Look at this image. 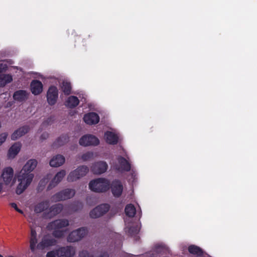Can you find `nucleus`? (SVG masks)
Segmentation results:
<instances>
[{
  "instance_id": "obj_13",
  "label": "nucleus",
  "mask_w": 257,
  "mask_h": 257,
  "mask_svg": "<svg viewBox=\"0 0 257 257\" xmlns=\"http://www.w3.org/2000/svg\"><path fill=\"white\" fill-rule=\"evenodd\" d=\"M1 177L5 185H9L12 182L13 183L14 180L13 179L14 170L13 168L9 167L4 169Z\"/></svg>"
},
{
  "instance_id": "obj_28",
  "label": "nucleus",
  "mask_w": 257,
  "mask_h": 257,
  "mask_svg": "<svg viewBox=\"0 0 257 257\" xmlns=\"http://www.w3.org/2000/svg\"><path fill=\"white\" fill-rule=\"evenodd\" d=\"M61 89L65 95H69L71 93L72 86L70 82L63 81L61 85Z\"/></svg>"
},
{
  "instance_id": "obj_20",
  "label": "nucleus",
  "mask_w": 257,
  "mask_h": 257,
  "mask_svg": "<svg viewBox=\"0 0 257 257\" xmlns=\"http://www.w3.org/2000/svg\"><path fill=\"white\" fill-rule=\"evenodd\" d=\"M65 161V157L61 155H57L50 161V165L54 167H58L62 165Z\"/></svg>"
},
{
  "instance_id": "obj_37",
  "label": "nucleus",
  "mask_w": 257,
  "mask_h": 257,
  "mask_svg": "<svg viewBox=\"0 0 257 257\" xmlns=\"http://www.w3.org/2000/svg\"><path fill=\"white\" fill-rule=\"evenodd\" d=\"M8 137V134L6 133H2L0 135V146L5 142Z\"/></svg>"
},
{
  "instance_id": "obj_4",
  "label": "nucleus",
  "mask_w": 257,
  "mask_h": 257,
  "mask_svg": "<svg viewBox=\"0 0 257 257\" xmlns=\"http://www.w3.org/2000/svg\"><path fill=\"white\" fill-rule=\"evenodd\" d=\"M87 233V230L85 228H79L69 233L67 237V240L70 242L78 241L83 238Z\"/></svg>"
},
{
  "instance_id": "obj_35",
  "label": "nucleus",
  "mask_w": 257,
  "mask_h": 257,
  "mask_svg": "<svg viewBox=\"0 0 257 257\" xmlns=\"http://www.w3.org/2000/svg\"><path fill=\"white\" fill-rule=\"evenodd\" d=\"M53 240L51 239H44L41 242V245L43 247H48L53 244Z\"/></svg>"
},
{
  "instance_id": "obj_41",
  "label": "nucleus",
  "mask_w": 257,
  "mask_h": 257,
  "mask_svg": "<svg viewBox=\"0 0 257 257\" xmlns=\"http://www.w3.org/2000/svg\"><path fill=\"white\" fill-rule=\"evenodd\" d=\"M10 205H11V207L14 208L16 210V209H17L18 208H19L17 206V204L15 203H11L10 204Z\"/></svg>"
},
{
  "instance_id": "obj_5",
  "label": "nucleus",
  "mask_w": 257,
  "mask_h": 257,
  "mask_svg": "<svg viewBox=\"0 0 257 257\" xmlns=\"http://www.w3.org/2000/svg\"><path fill=\"white\" fill-rule=\"evenodd\" d=\"M110 209V206L107 203L101 204L95 207L89 213L92 218H97L103 216L107 213Z\"/></svg>"
},
{
  "instance_id": "obj_34",
  "label": "nucleus",
  "mask_w": 257,
  "mask_h": 257,
  "mask_svg": "<svg viewBox=\"0 0 257 257\" xmlns=\"http://www.w3.org/2000/svg\"><path fill=\"white\" fill-rule=\"evenodd\" d=\"M30 249L32 251H34L36 248V245L37 243V237H31L30 238Z\"/></svg>"
},
{
  "instance_id": "obj_40",
  "label": "nucleus",
  "mask_w": 257,
  "mask_h": 257,
  "mask_svg": "<svg viewBox=\"0 0 257 257\" xmlns=\"http://www.w3.org/2000/svg\"><path fill=\"white\" fill-rule=\"evenodd\" d=\"M31 237H37V233L35 229L31 228Z\"/></svg>"
},
{
  "instance_id": "obj_16",
  "label": "nucleus",
  "mask_w": 257,
  "mask_h": 257,
  "mask_svg": "<svg viewBox=\"0 0 257 257\" xmlns=\"http://www.w3.org/2000/svg\"><path fill=\"white\" fill-rule=\"evenodd\" d=\"M42 83L38 80H33L30 84V89L32 93L35 95L40 94L43 91Z\"/></svg>"
},
{
  "instance_id": "obj_30",
  "label": "nucleus",
  "mask_w": 257,
  "mask_h": 257,
  "mask_svg": "<svg viewBox=\"0 0 257 257\" xmlns=\"http://www.w3.org/2000/svg\"><path fill=\"white\" fill-rule=\"evenodd\" d=\"M124 211L126 216L133 217L136 214V209L134 205L129 204L125 206Z\"/></svg>"
},
{
  "instance_id": "obj_6",
  "label": "nucleus",
  "mask_w": 257,
  "mask_h": 257,
  "mask_svg": "<svg viewBox=\"0 0 257 257\" xmlns=\"http://www.w3.org/2000/svg\"><path fill=\"white\" fill-rule=\"evenodd\" d=\"M74 195V190L71 189H66L52 196V200L55 202L65 200L73 197Z\"/></svg>"
},
{
  "instance_id": "obj_27",
  "label": "nucleus",
  "mask_w": 257,
  "mask_h": 257,
  "mask_svg": "<svg viewBox=\"0 0 257 257\" xmlns=\"http://www.w3.org/2000/svg\"><path fill=\"white\" fill-rule=\"evenodd\" d=\"M13 81V77L11 74L0 75V87H4L7 84Z\"/></svg>"
},
{
  "instance_id": "obj_17",
  "label": "nucleus",
  "mask_w": 257,
  "mask_h": 257,
  "mask_svg": "<svg viewBox=\"0 0 257 257\" xmlns=\"http://www.w3.org/2000/svg\"><path fill=\"white\" fill-rule=\"evenodd\" d=\"M83 120L87 124H95L99 122V116L95 112H89L84 115Z\"/></svg>"
},
{
  "instance_id": "obj_43",
  "label": "nucleus",
  "mask_w": 257,
  "mask_h": 257,
  "mask_svg": "<svg viewBox=\"0 0 257 257\" xmlns=\"http://www.w3.org/2000/svg\"><path fill=\"white\" fill-rule=\"evenodd\" d=\"M77 206H79L80 208H82L83 205L82 204L81 202H77Z\"/></svg>"
},
{
  "instance_id": "obj_25",
  "label": "nucleus",
  "mask_w": 257,
  "mask_h": 257,
  "mask_svg": "<svg viewBox=\"0 0 257 257\" xmlns=\"http://www.w3.org/2000/svg\"><path fill=\"white\" fill-rule=\"evenodd\" d=\"M21 144L20 143H16L9 149L8 156L9 157H15L20 151Z\"/></svg>"
},
{
  "instance_id": "obj_3",
  "label": "nucleus",
  "mask_w": 257,
  "mask_h": 257,
  "mask_svg": "<svg viewBox=\"0 0 257 257\" xmlns=\"http://www.w3.org/2000/svg\"><path fill=\"white\" fill-rule=\"evenodd\" d=\"M89 171L87 166L82 165L78 167L76 169L71 172L67 177L69 182H73L85 176Z\"/></svg>"
},
{
  "instance_id": "obj_39",
  "label": "nucleus",
  "mask_w": 257,
  "mask_h": 257,
  "mask_svg": "<svg viewBox=\"0 0 257 257\" xmlns=\"http://www.w3.org/2000/svg\"><path fill=\"white\" fill-rule=\"evenodd\" d=\"M49 137V134L47 133H43L41 136V140H46Z\"/></svg>"
},
{
  "instance_id": "obj_36",
  "label": "nucleus",
  "mask_w": 257,
  "mask_h": 257,
  "mask_svg": "<svg viewBox=\"0 0 257 257\" xmlns=\"http://www.w3.org/2000/svg\"><path fill=\"white\" fill-rule=\"evenodd\" d=\"M139 232V230L137 226L131 227L128 229V233L132 236L138 234Z\"/></svg>"
},
{
  "instance_id": "obj_22",
  "label": "nucleus",
  "mask_w": 257,
  "mask_h": 257,
  "mask_svg": "<svg viewBox=\"0 0 257 257\" xmlns=\"http://www.w3.org/2000/svg\"><path fill=\"white\" fill-rule=\"evenodd\" d=\"M29 94L26 90H19L14 92L13 98L15 100L22 102L27 99Z\"/></svg>"
},
{
  "instance_id": "obj_33",
  "label": "nucleus",
  "mask_w": 257,
  "mask_h": 257,
  "mask_svg": "<svg viewBox=\"0 0 257 257\" xmlns=\"http://www.w3.org/2000/svg\"><path fill=\"white\" fill-rule=\"evenodd\" d=\"M94 157V154L92 152H87L82 155L81 159L83 161H89L93 159Z\"/></svg>"
},
{
  "instance_id": "obj_42",
  "label": "nucleus",
  "mask_w": 257,
  "mask_h": 257,
  "mask_svg": "<svg viewBox=\"0 0 257 257\" xmlns=\"http://www.w3.org/2000/svg\"><path fill=\"white\" fill-rule=\"evenodd\" d=\"M16 211H17V212H19V213H21V214H23V211L21 209H19V208H18L17 209H16Z\"/></svg>"
},
{
  "instance_id": "obj_24",
  "label": "nucleus",
  "mask_w": 257,
  "mask_h": 257,
  "mask_svg": "<svg viewBox=\"0 0 257 257\" xmlns=\"http://www.w3.org/2000/svg\"><path fill=\"white\" fill-rule=\"evenodd\" d=\"M68 141L69 137L68 135H61L53 143L52 147L53 148H57L65 144Z\"/></svg>"
},
{
  "instance_id": "obj_2",
  "label": "nucleus",
  "mask_w": 257,
  "mask_h": 257,
  "mask_svg": "<svg viewBox=\"0 0 257 257\" xmlns=\"http://www.w3.org/2000/svg\"><path fill=\"white\" fill-rule=\"evenodd\" d=\"M89 188L95 192H105L110 189V182L105 178H97L89 182Z\"/></svg>"
},
{
  "instance_id": "obj_10",
  "label": "nucleus",
  "mask_w": 257,
  "mask_h": 257,
  "mask_svg": "<svg viewBox=\"0 0 257 257\" xmlns=\"http://www.w3.org/2000/svg\"><path fill=\"white\" fill-rule=\"evenodd\" d=\"M63 209V205L61 203H57L52 205L48 210L44 213L46 218H51L61 212Z\"/></svg>"
},
{
  "instance_id": "obj_32",
  "label": "nucleus",
  "mask_w": 257,
  "mask_h": 257,
  "mask_svg": "<svg viewBox=\"0 0 257 257\" xmlns=\"http://www.w3.org/2000/svg\"><path fill=\"white\" fill-rule=\"evenodd\" d=\"M49 230H53L52 235L56 238H61L64 235V231L59 229H48Z\"/></svg>"
},
{
  "instance_id": "obj_1",
  "label": "nucleus",
  "mask_w": 257,
  "mask_h": 257,
  "mask_svg": "<svg viewBox=\"0 0 257 257\" xmlns=\"http://www.w3.org/2000/svg\"><path fill=\"white\" fill-rule=\"evenodd\" d=\"M37 164L36 159H30L23 167L18 176L19 183L16 190L17 194H21L32 182L34 174L31 172L35 169Z\"/></svg>"
},
{
  "instance_id": "obj_8",
  "label": "nucleus",
  "mask_w": 257,
  "mask_h": 257,
  "mask_svg": "<svg viewBox=\"0 0 257 257\" xmlns=\"http://www.w3.org/2000/svg\"><path fill=\"white\" fill-rule=\"evenodd\" d=\"M58 98V90L56 86H50L47 92V100L50 105H54Z\"/></svg>"
},
{
  "instance_id": "obj_26",
  "label": "nucleus",
  "mask_w": 257,
  "mask_h": 257,
  "mask_svg": "<svg viewBox=\"0 0 257 257\" xmlns=\"http://www.w3.org/2000/svg\"><path fill=\"white\" fill-rule=\"evenodd\" d=\"M49 204L48 200L42 201L35 206L34 211L37 213H41L48 207Z\"/></svg>"
},
{
  "instance_id": "obj_21",
  "label": "nucleus",
  "mask_w": 257,
  "mask_h": 257,
  "mask_svg": "<svg viewBox=\"0 0 257 257\" xmlns=\"http://www.w3.org/2000/svg\"><path fill=\"white\" fill-rule=\"evenodd\" d=\"M104 138L106 142L110 145H116L118 140V137L114 133L110 131H107L104 134Z\"/></svg>"
},
{
  "instance_id": "obj_38",
  "label": "nucleus",
  "mask_w": 257,
  "mask_h": 257,
  "mask_svg": "<svg viewBox=\"0 0 257 257\" xmlns=\"http://www.w3.org/2000/svg\"><path fill=\"white\" fill-rule=\"evenodd\" d=\"M56 250L55 251H51L47 252L46 257H56Z\"/></svg>"
},
{
  "instance_id": "obj_9",
  "label": "nucleus",
  "mask_w": 257,
  "mask_h": 257,
  "mask_svg": "<svg viewBox=\"0 0 257 257\" xmlns=\"http://www.w3.org/2000/svg\"><path fill=\"white\" fill-rule=\"evenodd\" d=\"M110 188L113 196L115 197H119L122 193L123 185L121 181L118 179H114L110 183Z\"/></svg>"
},
{
  "instance_id": "obj_18",
  "label": "nucleus",
  "mask_w": 257,
  "mask_h": 257,
  "mask_svg": "<svg viewBox=\"0 0 257 257\" xmlns=\"http://www.w3.org/2000/svg\"><path fill=\"white\" fill-rule=\"evenodd\" d=\"M30 130V127L28 125H24L16 130L11 135V139L12 140H16L27 134Z\"/></svg>"
},
{
  "instance_id": "obj_14",
  "label": "nucleus",
  "mask_w": 257,
  "mask_h": 257,
  "mask_svg": "<svg viewBox=\"0 0 257 257\" xmlns=\"http://www.w3.org/2000/svg\"><path fill=\"white\" fill-rule=\"evenodd\" d=\"M69 221L66 219H57L48 223V229H60L69 225Z\"/></svg>"
},
{
  "instance_id": "obj_11",
  "label": "nucleus",
  "mask_w": 257,
  "mask_h": 257,
  "mask_svg": "<svg viewBox=\"0 0 257 257\" xmlns=\"http://www.w3.org/2000/svg\"><path fill=\"white\" fill-rule=\"evenodd\" d=\"M75 253V249L71 246L61 247L56 250L58 257H73Z\"/></svg>"
},
{
  "instance_id": "obj_12",
  "label": "nucleus",
  "mask_w": 257,
  "mask_h": 257,
  "mask_svg": "<svg viewBox=\"0 0 257 257\" xmlns=\"http://www.w3.org/2000/svg\"><path fill=\"white\" fill-rule=\"evenodd\" d=\"M108 165L106 162L99 161L94 163L91 166V170L94 174L100 175L106 172Z\"/></svg>"
},
{
  "instance_id": "obj_44",
  "label": "nucleus",
  "mask_w": 257,
  "mask_h": 257,
  "mask_svg": "<svg viewBox=\"0 0 257 257\" xmlns=\"http://www.w3.org/2000/svg\"><path fill=\"white\" fill-rule=\"evenodd\" d=\"M41 183H42V180L40 181V184H41Z\"/></svg>"
},
{
  "instance_id": "obj_7",
  "label": "nucleus",
  "mask_w": 257,
  "mask_h": 257,
  "mask_svg": "<svg viewBox=\"0 0 257 257\" xmlns=\"http://www.w3.org/2000/svg\"><path fill=\"white\" fill-rule=\"evenodd\" d=\"M81 146L86 147L89 146H97L99 144L98 139L91 135H86L82 136L79 140Z\"/></svg>"
},
{
  "instance_id": "obj_31",
  "label": "nucleus",
  "mask_w": 257,
  "mask_h": 257,
  "mask_svg": "<svg viewBox=\"0 0 257 257\" xmlns=\"http://www.w3.org/2000/svg\"><path fill=\"white\" fill-rule=\"evenodd\" d=\"M188 251L190 253L196 254L198 256H200L203 254V251L201 248L195 245H190L188 247Z\"/></svg>"
},
{
  "instance_id": "obj_19",
  "label": "nucleus",
  "mask_w": 257,
  "mask_h": 257,
  "mask_svg": "<svg viewBox=\"0 0 257 257\" xmlns=\"http://www.w3.org/2000/svg\"><path fill=\"white\" fill-rule=\"evenodd\" d=\"M117 161L120 165V168H118L117 170L126 172H128L131 170V164L124 157L118 156Z\"/></svg>"
},
{
  "instance_id": "obj_15",
  "label": "nucleus",
  "mask_w": 257,
  "mask_h": 257,
  "mask_svg": "<svg viewBox=\"0 0 257 257\" xmlns=\"http://www.w3.org/2000/svg\"><path fill=\"white\" fill-rule=\"evenodd\" d=\"M66 175V172L64 170H62L58 172L54 176L53 179L51 181L47 187V190H50L56 186L63 179Z\"/></svg>"
},
{
  "instance_id": "obj_23",
  "label": "nucleus",
  "mask_w": 257,
  "mask_h": 257,
  "mask_svg": "<svg viewBox=\"0 0 257 257\" xmlns=\"http://www.w3.org/2000/svg\"><path fill=\"white\" fill-rule=\"evenodd\" d=\"M79 102L77 97L71 95L68 97L65 102V105L68 108H74L79 104Z\"/></svg>"
},
{
  "instance_id": "obj_29",
  "label": "nucleus",
  "mask_w": 257,
  "mask_h": 257,
  "mask_svg": "<svg viewBox=\"0 0 257 257\" xmlns=\"http://www.w3.org/2000/svg\"><path fill=\"white\" fill-rule=\"evenodd\" d=\"M80 257H94L93 255L90 254L88 251L83 250L79 253ZM109 254L106 251L101 252L100 254L96 257H109Z\"/></svg>"
}]
</instances>
